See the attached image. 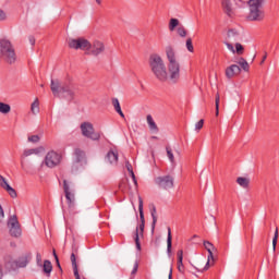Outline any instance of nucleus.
Segmentation results:
<instances>
[{
    "label": "nucleus",
    "mask_w": 279,
    "mask_h": 279,
    "mask_svg": "<svg viewBox=\"0 0 279 279\" xmlns=\"http://www.w3.org/2000/svg\"><path fill=\"white\" fill-rule=\"evenodd\" d=\"M166 56L168 60L167 82L178 84L180 82V62L178 61L173 47H166Z\"/></svg>",
    "instance_id": "obj_1"
},
{
    "label": "nucleus",
    "mask_w": 279,
    "mask_h": 279,
    "mask_svg": "<svg viewBox=\"0 0 279 279\" xmlns=\"http://www.w3.org/2000/svg\"><path fill=\"white\" fill-rule=\"evenodd\" d=\"M0 58L7 64H16V49L8 37L0 38Z\"/></svg>",
    "instance_id": "obj_2"
},
{
    "label": "nucleus",
    "mask_w": 279,
    "mask_h": 279,
    "mask_svg": "<svg viewBox=\"0 0 279 279\" xmlns=\"http://www.w3.org/2000/svg\"><path fill=\"white\" fill-rule=\"evenodd\" d=\"M151 73L159 82H167V65L159 54H151L149 58Z\"/></svg>",
    "instance_id": "obj_3"
},
{
    "label": "nucleus",
    "mask_w": 279,
    "mask_h": 279,
    "mask_svg": "<svg viewBox=\"0 0 279 279\" xmlns=\"http://www.w3.org/2000/svg\"><path fill=\"white\" fill-rule=\"evenodd\" d=\"M266 0H248V14L246 16L247 21H253L256 23H260V21L265 20V10H263V5H265Z\"/></svg>",
    "instance_id": "obj_4"
},
{
    "label": "nucleus",
    "mask_w": 279,
    "mask_h": 279,
    "mask_svg": "<svg viewBox=\"0 0 279 279\" xmlns=\"http://www.w3.org/2000/svg\"><path fill=\"white\" fill-rule=\"evenodd\" d=\"M50 90L54 97H65L68 99H73L75 93L71 85L66 83H60L58 80H51Z\"/></svg>",
    "instance_id": "obj_5"
},
{
    "label": "nucleus",
    "mask_w": 279,
    "mask_h": 279,
    "mask_svg": "<svg viewBox=\"0 0 279 279\" xmlns=\"http://www.w3.org/2000/svg\"><path fill=\"white\" fill-rule=\"evenodd\" d=\"M243 40V37L241 36V33L236 31V28H229L227 31V36L225 38V45L231 53H234V45L236 43H241Z\"/></svg>",
    "instance_id": "obj_6"
},
{
    "label": "nucleus",
    "mask_w": 279,
    "mask_h": 279,
    "mask_svg": "<svg viewBox=\"0 0 279 279\" xmlns=\"http://www.w3.org/2000/svg\"><path fill=\"white\" fill-rule=\"evenodd\" d=\"M7 228L9 229V233L11 236H15L16 239L21 236L23 231L21 230V222H19V217L16 216V214H12L9 216V219L7 221Z\"/></svg>",
    "instance_id": "obj_7"
},
{
    "label": "nucleus",
    "mask_w": 279,
    "mask_h": 279,
    "mask_svg": "<svg viewBox=\"0 0 279 279\" xmlns=\"http://www.w3.org/2000/svg\"><path fill=\"white\" fill-rule=\"evenodd\" d=\"M81 132L85 138H90L92 141H99V138H101V135L95 132V128L90 122H83L81 124Z\"/></svg>",
    "instance_id": "obj_8"
},
{
    "label": "nucleus",
    "mask_w": 279,
    "mask_h": 279,
    "mask_svg": "<svg viewBox=\"0 0 279 279\" xmlns=\"http://www.w3.org/2000/svg\"><path fill=\"white\" fill-rule=\"evenodd\" d=\"M68 46L70 49H81V51H87L90 47V41H88L86 38L80 37V38H70L68 40Z\"/></svg>",
    "instance_id": "obj_9"
},
{
    "label": "nucleus",
    "mask_w": 279,
    "mask_h": 279,
    "mask_svg": "<svg viewBox=\"0 0 279 279\" xmlns=\"http://www.w3.org/2000/svg\"><path fill=\"white\" fill-rule=\"evenodd\" d=\"M61 160L62 156L60 154L54 150H50L45 157V165L49 169H53V167H58V165H60Z\"/></svg>",
    "instance_id": "obj_10"
},
{
    "label": "nucleus",
    "mask_w": 279,
    "mask_h": 279,
    "mask_svg": "<svg viewBox=\"0 0 279 279\" xmlns=\"http://www.w3.org/2000/svg\"><path fill=\"white\" fill-rule=\"evenodd\" d=\"M204 247H205V250H207L208 256H207V263L202 271H208V269H210V267H213V265H215V256L213 255V250H215V245H213V243H210L208 241H205Z\"/></svg>",
    "instance_id": "obj_11"
},
{
    "label": "nucleus",
    "mask_w": 279,
    "mask_h": 279,
    "mask_svg": "<svg viewBox=\"0 0 279 279\" xmlns=\"http://www.w3.org/2000/svg\"><path fill=\"white\" fill-rule=\"evenodd\" d=\"M104 51H106V45L104 41L94 40L93 44H89L87 53L89 56H100V53H104Z\"/></svg>",
    "instance_id": "obj_12"
},
{
    "label": "nucleus",
    "mask_w": 279,
    "mask_h": 279,
    "mask_svg": "<svg viewBox=\"0 0 279 279\" xmlns=\"http://www.w3.org/2000/svg\"><path fill=\"white\" fill-rule=\"evenodd\" d=\"M40 151H43V147L39 148H27L24 149L22 156H21V168L23 169V171L27 172V168H25V158H28V156H38V154H40Z\"/></svg>",
    "instance_id": "obj_13"
},
{
    "label": "nucleus",
    "mask_w": 279,
    "mask_h": 279,
    "mask_svg": "<svg viewBox=\"0 0 279 279\" xmlns=\"http://www.w3.org/2000/svg\"><path fill=\"white\" fill-rule=\"evenodd\" d=\"M63 191L65 194V199L69 203V208H73V204L75 203V194L73 193V190H71V185H69L66 180H63Z\"/></svg>",
    "instance_id": "obj_14"
},
{
    "label": "nucleus",
    "mask_w": 279,
    "mask_h": 279,
    "mask_svg": "<svg viewBox=\"0 0 279 279\" xmlns=\"http://www.w3.org/2000/svg\"><path fill=\"white\" fill-rule=\"evenodd\" d=\"M140 217H141V223L135 231V238H134L135 245L138 251H141V240H140L138 235L143 234V231L145 230V215L143 214V210H140ZM140 230H141V232H140Z\"/></svg>",
    "instance_id": "obj_15"
},
{
    "label": "nucleus",
    "mask_w": 279,
    "mask_h": 279,
    "mask_svg": "<svg viewBox=\"0 0 279 279\" xmlns=\"http://www.w3.org/2000/svg\"><path fill=\"white\" fill-rule=\"evenodd\" d=\"M155 182L160 189H173V177L171 175L158 177L155 179Z\"/></svg>",
    "instance_id": "obj_16"
},
{
    "label": "nucleus",
    "mask_w": 279,
    "mask_h": 279,
    "mask_svg": "<svg viewBox=\"0 0 279 279\" xmlns=\"http://www.w3.org/2000/svg\"><path fill=\"white\" fill-rule=\"evenodd\" d=\"M32 260V255L29 253L22 255L17 260L13 262L12 269H19L27 267V264Z\"/></svg>",
    "instance_id": "obj_17"
},
{
    "label": "nucleus",
    "mask_w": 279,
    "mask_h": 279,
    "mask_svg": "<svg viewBox=\"0 0 279 279\" xmlns=\"http://www.w3.org/2000/svg\"><path fill=\"white\" fill-rule=\"evenodd\" d=\"M222 10L227 16H234V1L233 0H222L221 1Z\"/></svg>",
    "instance_id": "obj_18"
},
{
    "label": "nucleus",
    "mask_w": 279,
    "mask_h": 279,
    "mask_svg": "<svg viewBox=\"0 0 279 279\" xmlns=\"http://www.w3.org/2000/svg\"><path fill=\"white\" fill-rule=\"evenodd\" d=\"M105 160L108 162V165L117 167L119 162V153L114 149L109 150L105 157Z\"/></svg>",
    "instance_id": "obj_19"
},
{
    "label": "nucleus",
    "mask_w": 279,
    "mask_h": 279,
    "mask_svg": "<svg viewBox=\"0 0 279 279\" xmlns=\"http://www.w3.org/2000/svg\"><path fill=\"white\" fill-rule=\"evenodd\" d=\"M0 186L1 189H4V191H7V193H9L11 197L13 198L16 197V190L10 186V184H8V181L1 174H0Z\"/></svg>",
    "instance_id": "obj_20"
},
{
    "label": "nucleus",
    "mask_w": 279,
    "mask_h": 279,
    "mask_svg": "<svg viewBox=\"0 0 279 279\" xmlns=\"http://www.w3.org/2000/svg\"><path fill=\"white\" fill-rule=\"evenodd\" d=\"M241 73V68L236 64H232L226 69V77L228 80H232V77H235V75H239Z\"/></svg>",
    "instance_id": "obj_21"
},
{
    "label": "nucleus",
    "mask_w": 279,
    "mask_h": 279,
    "mask_svg": "<svg viewBox=\"0 0 279 279\" xmlns=\"http://www.w3.org/2000/svg\"><path fill=\"white\" fill-rule=\"evenodd\" d=\"M177 257H178V262H177V265H178V271L180 274H184L185 271V268H184V251L182 250H179L178 253H177Z\"/></svg>",
    "instance_id": "obj_22"
},
{
    "label": "nucleus",
    "mask_w": 279,
    "mask_h": 279,
    "mask_svg": "<svg viewBox=\"0 0 279 279\" xmlns=\"http://www.w3.org/2000/svg\"><path fill=\"white\" fill-rule=\"evenodd\" d=\"M146 121H147L150 132H155V134H158V132H159L158 124H156V121H154V118L151 117V114H148L146 117Z\"/></svg>",
    "instance_id": "obj_23"
},
{
    "label": "nucleus",
    "mask_w": 279,
    "mask_h": 279,
    "mask_svg": "<svg viewBox=\"0 0 279 279\" xmlns=\"http://www.w3.org/2000/svg\"><path fill=\"white\" fill-rule=\"evenodd\" d=\"M70 258H71L75 279H81L80 270L77 269V258L75 257V253H72Z\"/></svg>",
    "instance_id": "obj_24"
},
{
    "label": "nucleus",
    "mask_w": 279,
    "mask_h": 279,
    "mask_svg": "<svg viewBox=\"0 0 279 279\" xmlns=\"http://www.w3.org/2000/svg\"><path fill=\"white\" fill-rule=\"evenodd\" d=\"M236 184L242 189H250V178L247 177H239L236 179Z\"/></svg>",
    "instance_id": "obj_25"
},
{
    "label": "nucleus",
    "mask_w": 279,
    "mask_h": 279,
    "mask_svg": "<svg viewBox=\"0 0 279 279\" xmlns=\"http://www.w3.org/2000/svg\"><path fill=\"white\" fill-rule=\"evenodd\" d=\"M112 106L116 110V112H118V114H120V117L122 119H125V114L123 113V111L121 110V104L119 102V99L118 98H113L112 99Z\"/></svg>",
    "instance_id": "obj_26"
},
{
    "label": "nucleus",
    "mask_w": 279,
    "mask_h": 279,
    "mask_svg": "<svg viewBox=\"0 0 279 279\" xmlns=\"http://www.w3.org/2000/svg\"><path fill=\"white\" fill-rule=\"evenodd\" d=\"M166 153L172 167H175V157L173 156V149L171 148V146H166Z\"/></svg>",
    "instance_id": "obj_27"
},
{
    "label": "nucleus",
    "mask_w": 279,
    "mask_h": 279,
    "mask_svg": "<svg viewBox=\"0 0 279 279\" xmlns=\"http://www.w3.org/2000/svg\"><path fill=\"white\" fill-rule=\"evenodd\" d=\"M236 64H239V66H241V69H243V71H250V63H247V60L243 59V58H239L235 61Z\"/></svg>",
    "instance_id": "obj_28"
},
{
    "label": "nucleus",
    "mask_w": 279,
    "mask_h": 279,
    "mask_svg": "<svg viewBox=\"0 0 279 279\" xmlns=\"http://www.w3.org/2000/svg\"><path fill=\"white\" fill-rule=\"evenodd\" d=\"M31 112L33 114H38L40 112V102L38 101V98L34 100V102L31 106Z\"/></svg>",
    "instance_id": "obj_29"
},
{
    "label": "nucleus",
    "mask_w": 279,
    "mask_h": 279,
    "mask_svg": "<svg viewBox=\"0 0 279 279\" xmlns=\"http://www.w3.org/2000/svg\"><path fill=\"white\" fill-rule=\"evenodd\" d=\"M125 167H126V169H128V171H129V173H130V175L133 180L134 186L136 187L137 186L136 175L134 174V170L132 169V163L130 161H126Z\"/></svg>",
    "instance_id": "obj_30"
},
{
    "label": "nucleus",
    "mask_w": 279,
    "mask_h": 279,
    "mask_svg": "<svg viewBox=\"0 0 279 279\" xmlns=\"http://www.w3.org/2000/svg\"><path fill=\"white\" fill-rule=\"evenodd\" d=\"M175 27L177 28L180 27V20H178V19H170V22H169V29H170V32H175Z\"/></svg>",
    "instance_id": "obj_31"
},
{
    "label": "nucleus",
    "mask_w": 279,
    "mask_h": 279,
    "mask_svg": "<svg viewBox=\"0 0 279 279\" xmlns=\"http://www.w3.org/2000/svg\"><path fill=\"white\" fill-rule=\"evenodd\" d=\"M177 34L180 36V38H186L189 31H186V27L184 25H180L177 27Z\"/></svg>",
    "instance_id": "obj_32"
},
{
    "label": "nucleus",
    "mask_w": 279,
    "mask_h": 279,
    "mask_svg": "<svg viewBox=\"0 0 279 279\" xmlns=\"http://www.w3.org/2000/svg\"><path fill=\"white\" fill-rule=\"evenodd\" d=\"M12 107L5 102H0V113L1 114H10Z\"/></svg>",
    "instance_id": "obj_33"
},
{
    "label": "nucleus",
    "mask_w": 279,
    "mask_h": 279,
    "mask_svg": "<svg viewBox=\"0 0 279 279\" xmlns=\"http://www.w3.org/2000/svg\"><path fill=\"white\" fill-rule=\"evenodd\" d=\"M233 45L235 46L233 53H236L238 56H243V53H245V48L243 45H241V43L238 41Z\"/></svg>",
    "instance_id": "obj_34"
},
{
    "label": "nucleus",
    "mask_w": 279,
    "mask_h": 279,
    "mask_svg": "<svg viewBox=\"0 0 279 279\" xmlns=\"http://www.w3.org/2000/svg\"><path fill=\"white\" fill-rule=\"evenodd\" d=\"M74 156L76 158V162H81L82 160H84V156H86V154L84 153V150L76 148L74 150Z\"/></svg>",
    "instance_id": "obj_35"
},
{
    "label": "nucleus",
    "mask_w": 279,
    "mask_h": 279,
    "mask_svg": "<svg viewBox=\"0 0 279 279\" xmlns=\"http://www.w3.org/2000/svg\"><path fill=\"white\" fill-rule=\"evenodd\" d=\"M44 271L45 274H51V271H53V266L51 265V262L49 260H45L44 262Z\"/></svg>",
    "instance_id": "obj_36"
},
{
    "label": "nucleus",
    "mask_w": 279,
    "mask_h": 279,
    "mask_svg": "<svg viewBox=\"0 0 279 279\" xmlns=\"http://www.w3.org/2000/svg\"><path fill=\"white\" fill-rule=\"evenodd\" d=\"M185 47L190 53H193L195 51V48L193 47V38L189 37L185 41Z\"/></svg>",
    "instance_id": "obj_37"
},
{
    "label": "nucleus",
    "mask_w": 279,
    "mask_h": 279,
    "mask_svg": "<svg viewBox=\"0 0 279 279\" xmlns=\"http://www.w3.org/2000/svg\"><path fill=\"white\" fill-rule=\"evenodd\" d=\"M171 241H172V236H171V228L168 227V238H167V250H168V253L170 254L171 252Z\"/></svg>",
    "instance_id": "obj_38"
},
{
    "label": "nucleus",
    "mask_w": 279,
    "mask_h": 279,
    "mask_svg": "<svg viewBox=\"0 0 279 279\" xmlns=\"http://www.w3.org/2000/svg\"><path fill=\"white\" fill-rule=\"evenodd\" d=\"M234 8H245V1L244 0H233Z\"/></svg>",
    "instance_id": "obj_39"
},
{
    "label": "nucleus",
    "mask_w": 279,
    "mask_h": 279,
    "mask_svg": "<svg viewBox=\"0 0 279 279\" xmlns=\"http://www.w3.org/2000/svg\"><path fill=\"white\" fill-rule=\"evenodd\" d=\"M276 245H278V228H276L275 235H274V239H272V248H274V251H276Z\"/></svg>",
    "instance_id": "obj_40"
},
{
    "label": "nucleus",
    "mask_w": 279,
    "mask_h": 279,
    "mask_svg": "<svg viewBox=\"0 0 279 279\" xmlns=\"http://www.w3.org/2000/svg\"><path fill=\"white\" fill-rule=\"evenodd\" d=\"M3 21H8V13L0 9V23H3Z\"/></svg>",
    "instance_id": "obj_41"
},
{
    "label": "nucleus",
    "mask_w": 279,
    "mask_h": 279,
    "mask_svg": "<svg viewBox=\"0 0 279 279\" xmlns=\"http://www.w3.org/2000/svg\"><path fill=\"white\" fill-rule=\"evenodd\" d=\"M39 141H40V136L38 135L28 136V143H38Z\"/></svg>",
    "instance_id": "obj_42"
},
{
    "label": "nucleus",
    "mask_w": 279,
    "mask_h": 279,
    "mask_svg": "<svg viewBox=\"0 0 279 279\" xmlns=\"http://www.w3.org/2000/svg\"><path fill=\"white\" fill-rule=\"evenodd\" d=\"M219 101L220 97L219 94L216 95V117H219Z\"/></svg>",
    "instance_id": "obj_43"
},
{
    "label": "nucleus",
    "mask_w": 279,
    "mask_h": 279,
    "mask_svg": "<svg viewBox=\"0 0 279 279\" xmlns=\"http://www.w3.org/2000/svg\"><path fill=\"white\" fill-rule=\"evenodd\" d=\"M153 217V226H151V232H154V230H156V222L158 221V218H156V214H151Z\"/></svg>",
    "instance_id": "obj_44"
},
{
    "label": "nucleus",
    "mask_w": 279,
    "mask_h": 279,
    "mask_svg": "<svg viewBox=\"0 0 279 279\" xmlns=\"http://www.w3.org/2000/svg\"><path fill=\"white\" fill-rule=\"evenodd\" d=\"M120 189H121V191H124V193H126V191H128V181H122V183L120 184Z\"/></svg>",
    "instance_id": "obj_45"
},
{
    "label": "nucleus",
    "mask_w": 279,
    "mask_h": 279,
    "mask_svg": "<svg viewBox=\"0 0 279 279\" xmlns=\"http://www.w3.org/2000/svg\"><path fill=\"white\" fill-rule=\"evenodd\" d=\"M196 130L199 131L204 128V120H199L196 125H195Z\"/></svg>",
    "instance_id": "obj_46"
},
{
    "label": "nucleus",
    "mask_w": 279,
    "mask_h": 279,
    "mask_svg": "<svg viewBox=\"0 0 279 279\" xmlns=\"http://www.w3.org/2000/svg\"><path fill=\"white\" fill-rule=\"evenodd\" d=\"M36 262L37 265H43V255H40V253L36 254Z\"/></svg>",
    "instance_id": "obj_47"
},
{
    "label": "nucleus",
    "mask_w": 279,
    "mask_h": 279,
    "mask_svg": "<svg viewBox=\"0 0 279 279\" xmlns=\"http://www.w3.org/2000/svg\"><path fill=\"white\" fill-rule=\"evenodd\" d=\"M136 271H138V262L134 263L132 275L134 276V274H136Z\"/></svg>",
    "instance_id": "obj_48"
},
{
    "label": "nucleus",
    "mask_w": 279,
    "mask_h": 279,
    "mask_svg": "<svg viewBox=\"0 0 279 279\" xmlns=\"http://www.w3.org/2000/svg\"><path fill=\"white\" fill-rule=\"evenodd\" d=\"M28 40H29L31 45H36V38L34 36H29Z\"/></svg>",
    "instance_id": "obj_49"
},
{
    "label": "nucleus",
    "mask_w": 279,
    "mask_h": 279,
    "mask_svg": "<svg viewBox=\"0 0 279 279\" xmlns=\"http://www.w3.org/2000/svg\"><path fill=\"white\" fill-rule=\"evenodd\" d=\"M138 210H143V199L138 197Z\"/></svg>",
    "instance_id": "obj_50"
},
{
    "label": "nucleus",
    "mask_w": 279,
    "mask_h": 279,
    "mask_svg": "<svg viewBox=\"0 0 279 279\" xmlns=\"http://www.w3.org/2000/svg\"><path fill=\"white\" fill-rule=\"evenodd\" d=\"M4 218L5 214L3 213V210H0V222L3 221Z\"/></svg>",
    "instance_id": "obj_51"
},
{
    "label": "nucleus",
    "mask_w": 279,
    "mask_h": 279,
    "mask_svg": "<svg viewBox=\"0 0 279 279\" xmlns=\"http://www.w3.org/2000/svg\"><path fill=\"white\" fill-rule=\"evenodd\" d=\"M149 210H156V205L155 204H150L149 205Z\"/></svg>",
    "instance_id": "obj_52"
},
{
    "label": "nucleus",
    "mask_w": 279,
    "mask_h": 279,
    "mask_svg": "<svg viewBox=\"0 0 279 279\" xmlns=\"http://www.w3.org/2000/svg\"><path fill=\"white\" fill-rule=\"evenodd\" d=\"M53 256H54V258L57 260V264L60 265V260L58 259V255L56 254V252H53Z\"/></svg>",
    "instance_id": "obj_53"
},
{
    "label": "nucleus",
    "mask_w": 279,
    "mask_h": 279,
    "mask_svg": "<svg viewBox=\"0 0 279 279\" xmlns=\"http://www.w3.org/2000/svg\"><path fill=\"white\" fill-rule=\"evenodd\" d=\"M173 276V268H170V271H169V279H171Z\"/></svg>",
    "instance_id": "obj_54"
},
{
    "label": "nucleus",
    "mask_w": 279,
    "mask_h": 279,
    "mask_svg": "<svg viewBox=\"0 0 279 279\" xmlns=\"http://www.w3.org/2000/svg\"><path fill=\"white\" fill-rule=\"evenodd\" d=\"M266 60H267V53H265V56L263 57L260 64H263Z\"/></svg>",
    "instance_id": "obj_55"
},
{
    "label": "nucleus",
    "mask_w": 279,
    "mask_h": 279,
    "mask_svg": "<svg viewBox=\"0 0 279 279\" xmlns=\"http://www.w3.org/2000/svg\"><path fill=\"white\" fill-rule=\"evenodd\" d=\"M3 278V269L1 268V265H0V279Z\"/></svg>",
    "instance_id": "obj_56"
},
{
    "label": "nucleus",
    "mask_w": 279,
    "mask_h": 279,
    "mask_svg": "<svg viewBox=\"0 0 279 279\" xmlns=\"http://www.w3.org/2000/svg\"><path fill=\"white\" fill-rule=\"evenodd\" d=\"M95 2L97 3V5H101L102 0H95Z\"/></svg>",
    "instance_id": "obj_57"
},
{
    "label": "nucleus",
    "mask_w": 279,
    "mask_h": 279,
    "mask_svg": "<svg viewBox=\"0 0 279 279\" xmlns=\"http://www.w3.org/2000/svg\"><path fill=\"white\" fill-rule=\"evenodd\" d=\"M175 154H177L178 156H180V150L177 149V150H175Z\"/></svg>",
    "instance_id": "obj_58"
},
{
    "label": "nucleus",
    "mask_w": 279,
    "mask_h": 279,
    "mask_svg": "<svg viewBox=\"0 0 279 279\" xmlns=\"http://www.w3.org/2000/svg\"><path fill=\"white\" fill-rule=\"evenodd\" d=\"M0 210H3V206L0 205Z\"/></svg>",
    "instance_id": "obj_59"
},
{
    "label": "nucleus",
    "mask_w": 279,
    "mask_h": 279,
    "mask_svg": "<svg viewBox=\"0 0 279 279\" xmlns=\"http://www.w3.org/2000/svg\"><path fill=\"white\" fill-rule=\"evenodd\" d=\"M153 138H154V140H156V138H158V137H156V136H153Z\"/></svg>",
    "instance_id": "obj_60"
},
{
    "label": "nucleus",
    "mask_w": 279,
    "mask_h": 279,
    "mask_svg": "<svg viewBox=\"0 0 279 279\" xmlns=\"http://www.w3.org/2000/svg\"><path fill=\"white\" fill-rule=\"evenodd\" d=\"M151 156H154V151L151 153Z\"/></svg>",
    "instance_id": "obj_61"
}]
</instances>
